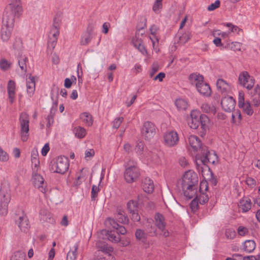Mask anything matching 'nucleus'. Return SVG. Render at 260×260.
<instances>
[{"instance_id": "1", "label": "nucleus", "mask_w": 260, "mask_h": 260, "mask_svg": "<svg viewBox=\"0 0 260 260\" xmlns=\"http://www.w3.org/2000/svg\"><path fill=\"white\" fill-rule=\"evenodd\" d=\"M198 177L196 173L191 170L185 172L182 179L178 182L179 187H181L184 196L191 199L197 193Z\"/></svg>"}, {"instance_id": "2", "label": "nucleus", "mask_w": 260, "mask_h": 260, "mask_svg": "<svg viewBox=\"0 0 260 260\" xmlns=\"http://www.w3.org/2000/svg\"><path fill=\"white\" fill-rule=\"evenodd\" d=\"M11 6L9 7L7 12L4 13L3 15L1 37L4 42H7L9 40L13 29L16 17L13 16V10Z\"/></svg>"}, {"instance_id": "3", "label": "nucleus", "mask_w": 260, "mask_h": 260, "mask_svg": "<svg viewBox=\"0 0 260 260\" xmlns=\"http://www.w3.org/2000/svg\"><path fill=\"white\" fill-rule=\"evenodd\" d=\"M209 121V119L207 115L201 114L197 111H192L190 113V119L188 120V124L192 129H197L199 126H201V128L202 130L201 132V136L203 137L208 127L207 124Z\"/></svg>"}, {"instance_id": "4", "label": "nucleus", "mask_w": 260, "mask_h": 260, "mask_svg": "<svg viewBox=\"0 0 260 260\" xmlns=\"http://www.w3.org/2000/svg\"><path fill=\"white\" fill-rule=\"evenodd\" d=\"M189 79L192 83L196 84V88L201 94L207 96L210 95L211 91L210 86L204 82L202 75L192 73L190 75Z\"/></svg>"}, {"instance_id": "5", "label": "nucleus", "mask_w": 260, "mask_h": 260, "mask_svg": "<svg viewBox=\"0 0 260 260\" xmlns=\"http://www.w3.org/2000/svg\"><path fill=\"white\" fill-rule=\"evenodd\" d=\"M69 167V159L64 156H59L52 166V170L54 173L64 174Z\"/></svg>"}, {"instance_id": "6", "label": "nucleus", "mask_w": 260, "mask_h": 260, "mask_svg": "<svg viewBox=\"0 0 260 260\" xmlns=\"http://www.w3.org/2000/svg\"><path fill=\"white\" fill-rule=\"evenodd\" d=\"M19 122L21 128V137L23 142L27 141L29 132V116L25 112L20 114Z\"/></svg>"}, {"instance_id": "7", "label": "nucleus", "mask_w": 260, "mask_h": 260, "mask_svg": "<svg viewBox=\"0 0 260 260\" xmlns=\"http://www.w3.org/2000/svg\"><path fill=\"white\" fill-rule=\"evenodd\" d=\"M96 247L99 249V251L103 253L99 260H115V258L112 255L111 253L113 251L112 247L108 246L105 243H102L99 240L96 243Z\"/></svg>"}, {"instance_id": "8", "label": "nucleus", "mask_w": 260, "mask_h": 260, "mask_svg": "<svg viewBox=\"0 0 260 260\" xmlns=\"http://www.w3.org/2000/svg\"><path fill=\"white\" fill-rule=\"evenodd\" d=\"M156 133V127L154 124L150 121L145 122L141 128V134L145 140L150 141Z\"/></svg>"}, {"instance_id": "9", "label": "nucleus", "mask_w": 260, "mask_h": 260, "mask_svg": "<svg viewBox=\"0 0 260 260\" xmlns=\"http://www.w3.org/2000/svg\"><path fill=\"white\" fill-rule=\"evenodd\" d=\"M238 82L240 85L248 89H252L254 85V78L247 71H243L240 73Z\"/></svg>"}, {"instance_id": "10", "label": "nucleus", "mask_w": 260, "mask_h": 260, "mask_svg": "<svg viewBox=\"0 0 260 260\" xmlns=\"http://www.w3.org/2000/svg\"><path fill=\"white\" fill-rule=\"evenodd\" d=\"M197 157L198 159H200L204 165H206L208 162L215 164L218 160V157L216 154L214 152H210L207 147H206V150H204L202 153H201V155L200 156L199 154H198Z\"/></svg>"}, {"instance_id": "11", "label": "nucleus", "mask_w": 260, "mask_h": 260, "mask_svg": "<svg viewBox=\"0 0 260 260\" xmlns=\"http://www.w3.org/2000/svg\"><path fill=\"white\" fill-rule=\"evenodd\" d=\"M165 144L169 147H173L177 144L179 137L175 131H169L166 133L164 137Z\"/></svg>"}, {"instance_id": "12", "label": "nucleus", "mask_w": 260, "mask_h": 260, "mask_svg": "<svg viewBox=\"0 0 260 260\" xmlns=\"http://www.w3.org/2000/svg\"><path fill=\"white\" fill-rule=\"evenodd\" d=\"M15 222L20 230L24 233H26L30 227L29 220L27 216L24 214L19 216L17 219L16 218Z\"/></svg>"}, {"instance_id": "13", "label": "nucleus", "mask_w": 260, "mask_h": 260, "mask_svg": "<svg viewBox=\"0 0 260 260\" xmlns=\"http://www.w3.org/2000/svg\"><path fill=\"white\" fill-rule=\"evenodd\" d=\"M189 143L190 146L195 151H199L201 153L204 150H206L207 146L203 145L200 139L196 136H190L188 139Z\"/></svg>"}, {"instance_id": "14", "label": "nucleus", "mask_w": 260, "mask_h": 260, "mask_svg": "<svg viewBox=\"0 0 260 260\" xmlns=\"http://www.w3.org/2000/svg\"><path fill=\"white\" fill-rule=\"evenodd\" d=\"M221 105L223 110L227 112H231L235 107L236 101L232 96H225L222 98Z\"/></svg>"}, {"instance_id": "15", "label": "nucleus", "mask_w": 260, "mask_h": 260, "mask_svg": "<svg viewBox=\"0 0 260 260\" xmlns=\"http://www.w3.org/2000/svg\"><path fill=\"white\" fill-rule=\"evenodd\" d=\"M11 3L6 7L4 13L7 12L8 8L11 6L13 8V16L16 17H19L22 13V9L20 5V0H11Z\"/></svg>"}, {"instance_id": "16", "label": "nucleus", "mask_w": 260, "mask_h": 260, "mask_svg": "<svg viewBox=\"0 0 260 260\" xmlns=\"http://www.w3.org/2000/svg\"><path fill=\"white\" fill-rule=\"evenodd\" d=\"M99 237L100 239L103 240L108 239L114 242H118L120 240L119 237L115 235L112 231H109L106 230L101 231L99 235Z\"/></svg>"}, {"instance_id": "17", "label": "nucleus", "mask_w": 260, "mask_h": 260, "mask_svg": "<svg viewBox=\"0 0 260 260\" xmlns=\"http://www.w3.org/2000/svg\"><path fill=\"white\" fill-rule=\"evenodd\" d=\"M142 195L138 196V201H134L131 200V204H133V207L135 208L133 210H131V219H132L134 221H139L140 220V216L138 213V206L139 205V203L141 202Z\"/></svg>"}, {"instance_id": "18", "label": "nucleus", "mask_w": 260, "mask_h": 260, "mask_svg": "<svg viewBox=\"0 0 260 260\" xmlns=\"http://www.w3.org/2000/svg\"><path fill=\"white\" fill-rule=\"evenodd\" d=\"M33 182L35 187H37L42 193L46 192V186L44 183V179L41 175L35 174L33 176Z\"/></svg>"}, {"instance_id": "19", "label": "nucleus", "mask_w": 260, "mask_h": 260, "mask_svg": "<svg viewBox=\"0 0 260 260\" xmlns=\"http://www.w3.org/2000/svg\"><path fill=\"white\" fill-rule=\"evenodd\" d=\"M132 44L134 47L144 56L147 55V50L143 43L142 39L139 36L136 35L135 38L133 39Z\"/></svg>"}, {"instance_id": "20", "label": "nucleus", "mask_w": 260, "mask_h": 260, "mask_svg": "<svg viewBox=\"0 0 260 260\" xmlns=\"http://www.w3.org/2000/svg\"><path fill=\"white\" fill-rule=\"evenodd\" d=\"M8 99L11 104H12L15 99L16 83L14 80H10L7 85Z\"/></svg>"}, {"instance_id": "21", "label": "nucleus", "mask_w": 260, "mask_h": 260, "mask_svg": "<svg viewBox=\"0 0 260 260\" xmlns=\"http://www.w3.org/2000/svg\"><path fill=\"white\" fill-rule=\"evenodd\" d=\"M11 200L10 189L8 185H2L0 188V202H10Z\"/></svg>"}, {"instance_id": "22", "label": "nucleus", "mask_w": 260, "mask_h": 260, "mask_svg": "<svg viewBox=\"0 0 260 260\" xmlns=\"http://www.w3.org/2000/svg\"><path fill=\"white\" fill-rule=\"evenodd\" d=\"M108 221L118 234L124 235L126 233V230L124 226L119 225L115 219L109 218Z\"/></svg>"}, {"instance_id": "23", "label": "nucleus", "mask_w": 260, "mask_h": 260, "mask_svg": "<svg viewBox=\"0 0 260 260\" xmlns=\"http://www.w3.org/2000/svg\"><path fill=\"white\" fill-rule=\"evenodd\" d=\"M142 187L143 190L147 193H151L154 190V184L152 180L146 177L142 181Z\"/></svg>"}, {"instance_id": "24", "label": "nucleus", "mask_w": 260, "mask_h": 260, "mask_svg": "<svg viewBox=\"0 0 260 260\" xmlns=\"http://www.w3.org/2000/svg\"><path fill=\"white\" fill-rule=\"evenodd\" d=\"M147 19L145 16H140L138 18V22L137 26V30L136 35H142L144 33V28L146 27Z\"/></svg>"}, {"instance_id": "25", "label": "nucleus", "mask_w": 260, "mask_h": 260, "mask_svg": "<svg viewBox=\"0 0 260 260\" xmlns=\"http://www.w3.org/2000/svg\"><path fill=\"white\" fill-rule=\"evenodd\" d=\"M27 93L29 97H31L35 90V78L29 75L26 80Z\"/></svg>"}, {"instance_id": "26", "label": "nucleus", "mask_w": 260, "mask_h": 260, "mask_svg": "<svg viewBox=\"0 0 260 260\" xmlns=\"http://www.w3.org/2000/svg\"><path fill=\"white\" fill-rule=\"evenodd\" d=\"M216 86L219 91L222 93H226L230 89V85L222 79L217 80Z\"/></svg>"}, {"instance_id": "27", "label": "nucleus", "mask_w": 260, "mask_h": 260, "mask_svg": "<svg viewBox=\"0 0 260 260\" xmlns=\"http://www.w3.org/2000/svg\"><path fill=\"white\" fill-rule=\"evenodd\" d=\"M61 20L59 16H56L53 19L52 27L50 30V34H54V35L59 34V29Z\"/></svg>"}, {"instance_id": "28", "label": "nucleus", "mask_w": 260, "mask_h": 260, "mask_svg": "<svg viewBox=\"0 0 260 260\" xmlns=\"http://www.w3.org/2000/svg\"><path fill=\"white\" fill-rule=\"evenodd\" d=\"M155 224L161 231H164L166 228V222L164 216L160 213H157L155 215Z\"/></svg>"}, {"instance_id": "29", "label": "nucleus", "mask_w": 260, "mask_h": 260, "mask_svg": "<svg viewBox=\"0 0 260 260\" xmlns=\"http://www.w3.org/2000/svg\"><path fill=\"white\" fill-rule=\"evenodd\" d=\"M256 244L253 240H246L242 244V249L246 253L252 252L255 248Z\"/></svg>"}, {"instance_id": "30", "label": "nucleus", "mask_w": 260, "mask_h": 260, "mask_svg": "<svg viewBox=\"0 0 260 260\" xmlns=\"http://www.w3.org/2000/svg\"><path fill=\"white\" fill-rule=\"evenodd\" d=\"M80 118L86 126H90L92 125L93 120L90 113L83 112L80 114Z\"/></svg>"}, {"instance_id": "31", "label": "nucleus", "mask_w": 260, "mask_h": 260, "mask_svg": "<svg viewBox=\"0 0 260 260\" xmlns=\"http://www.w3.org/2000/svg\"><path fill=\"white\" fill-rule=\"evenodd\" d=\"M239 209L242 212H248L251 208V202L250 199H242L240 200Z\"/></svg>"}, {"instance_id": "32", "label": "nucleus", "mask_w": 260, "mask_h": 260, "mask_svg": "<svg viewBox=\"0 0 260 260\" xmlns=\"http://www.w3.org/2000/svg\"><path fill=\"white\" fill-rule=\"evenodd\" d=\"M238 107L242 110L245 114L248 116H251L253 114V110L248 101L244 102L242 106L239 105Z\"/></svg>"}, {"instance_id": "33", "label": "nucleus", "mask_w": 260, "mask_h": 260, "mask_svg": "<svg viewBox=\"0 0 260 260\" xmlns=\"http://www.w3.org/2000/svg\"><path fill=\"white\" fill-rule=\"evenodd\" d=\"M162 1L163 0L154 1L152 5V10L155 14L158 15L161 12L163 8Z\"/></svg>"}, {"instance_id": "34", "label": "nucleus", "mask_w": 260, "mask_h": 260, "mask_svg": "<svg viewBox=\"0 0 260 260\" xmlns=\"http://www.w3.org/2000/svg\"><path fill=\"white\" fill-rule=\"evenodd\" d=\"M78 248V245L75 244L67 253V260H75L77 256V250Z\"/></svg>"}, {"instance_id": "35", "label": "nucleus", "mask_w": 260, "mask_h": 260, "mask_svg": "<svg viewBox=\"0 0 260 260\" xmlns=\"http://www.w3.org/2000/svg\"><path fill=\"white\" fill-rule=\"evenodd\" d=\"M175 105L179 110H185L188 107L187 101L182 99L176 100Z\"/></svg>"}, {"instance_id": "36", "label": "nucleus", "mask_w": 260, "mask_h": 260, "mask_svg": "<svg viewBox=\"0 0 260 260\" xmlns=\"http://www.w3.org/2000/svg\"><path fill=\"white\" fill-rule=\"evenodd\" d=\"M92 35L88 33L84 32L81 37L80 44L81 45L86 46L91 41Z\"/></svg>"}, {"instance_id": "37", "label": "nucleus", "mask_w": 260, "mask_h": 260, "mask_svg": "<svg viewBox=\"0 0 260 260\" xmlns=\"http://www.w3.org/2000/svg\"><path fill=\"white\" fill-rule=\"evenodd\" d=\"M52 36H49L48 38V47L51 48L52 49H53L57 43V38L59 35H54V34H50Z\"/></svg>"}, {"instance_id": "38", "label": "nucleus", "mask_w": 260, "mask_h": 260, "mask_svg": "<svg viewBox=\"0 0 260 260\" xmlns=\"http://www.w3.org/2000/svg\"><path fill=\"white\" fill-rule=\"evenodd\" d=\"M202 111L205 113H211L214 115L216 113V108L214 106H210L208 104H203L201 106Z\"/></svg>"}, {"instance_id": "39", "label": "nucleus", "mask_w": 260, "mask_h": 260, "mask_svg": "<svg viewBox=\"0 0 260 260\" xmlns=\"http://www.w3.org/2000/svg\"><path fill=\"white\" fill-rule=\"evenodd\" d=\"M74 132L75 136L79 139L84 138L86 135V130L84 128L78 126L74 128Z\"/></svg>"}, {"instance_id": "40", "label": "nucleus", "mask_w": 260, "mask_h": 260, "mask_svg": "<svg viewBox=\"0 0 260 260\" xmlns=\"http://www.w3.org/2000/svg\"><path fill=\"white\" fill-rule=\"evenodd\" d=\"M191 37V32L189 31H186L181 36L179 37L178 43L181 44H184L188 41Z\"/></svg>"}, {"instance_id": "41", "label": "nucleus", "mask_w": 260, "mask_h": 260, "mask_svg": "<svg viewBox=\"0 0 260 260\" xmlns=\"http://www.w3.org/2000/svg\"><path fill=\"white\" fill-rule=\"evenodd\" d=\"M25 254L22 251L18 250L14 253L11 260H25Z\"/></svg>"}, {"instance_id": "42", "label": "nucleus", "mask_w": 260, "mask_h": 260, "mask_svg": "<svg viewBox=\"0 0 260 260\" xmlns=\"http://www.w3.org/2000/svg\"><path fill=\"white\" fill-rule=\"evenodd\" d=\"M27 58L25 56H21L18 58V64L22 71L26 72V62L27 61Z\"/></svg>"}, {"instance_id": "43", "label": "nucleus", "mask_w": 260, "mask_h": 260, "mask_svg": "<svg viewBox=\"0 0 260 260\" xmlns=\"http://www.w3.org/2000/svg\"><path fill=\"white\" fill-rule=\"evenodd\" d=\"M9 202H0V215L5 216L8 213V206Z\"/></svg>"}, {"instance_id": "44", "label": "nucleus", "mask_w": 260, "mask_h": 260, "mask_svg": "<svg viewBox=\"0 0 260 260\" xmlns=\"http://www.w3.org/2000/svg\"><path fill=\"white\" fill-rule=\"evenodd\" d=\"M140 174V170L137 167L131 166V182L135 181Z\"/></svg>"}, {"instance_id": "45", "label": "nucleus", "mask_w": 260, "mask_h": 260, "mask_svg": "<svg viewBox=\"0 0 260 260\" xmlns=\"http://www.w3.org/2000/svg\"><path fill=\"white\" fill-rule=\"evenodd\" d=\"M125 171L124 172V178L127 183L130 182V166L128 162L124 164Z\"/></svg>"}, {"instance_id": "46", "label": "nucleus", "mask_w": 260, "mask_h": 260, "mask_svg": "<svg viewBox=\"0 0 260 260\" xmlns=\"http://www.w3.org/2000/svg\"><path fill=\"white\" fill-rule=\"evenodd\" d=\"M196 198H197L198 201H199V202L200 204L204 205L205 203H206L208 200V196L207 194L204 193H200V196L199 197L196 196Z\"/></svg>"}, {"instance_id": "47", "label": "nucleus", "mask_w": 260, "mask_h": 260, "mask_svg": "<svg viewBox=\"0 0 260 260\" xmlns=\"http://www.w3.org/2000/svg\"><path fill=\"white\" fill-rule=\"evenodd\" d=\"M100 190L99 186L95 185H92L91 192V199L92 201H95L96 200Z\"/></svg>"}, {"instance_id": "48", "label": "nucleus", "mask_w": 260, "mask_h": 260, "mask_svg": "<svg viewBox=\"0 0 260 260\" xmlns=\"http://www.w3.org/2000/svg\"><path fill=\"white\" fill-rule=\"evenodd\" d=\"M199 201H198L197 198H195L191 202L190 204V208L192 212H194L198 210L199 207Z\"/></svg>"}, {"instance_id": "49", "label": "nucleus", "mask_w": 260, "mask_h": 260, "mask_svg": "<svg viewBox=\"0 0 260 260\" xmlns=\"http://www.w3.org/2000/svg\"><path fill=\"white\" fill-rule=\"evenodd\" d=\"M9 159V155L0 146V161H7Z\"/></svg>"}, {"instance_id": "50", "label": "nucleus", "mask_w": 260, "mask_h": 260, "mask_svg": "<svg viewBox=\"0 0 260 260\" xmlns=\"http://www.w3.org/2000/svg\"><path fill=\"white\" fill-rule=\"evenodd\" d=\"M11 66V63L9 62L6 59H2L0 61V67L3 70H8Z\"/></svg>"}, {"instance_id": "51", "label": "nucleus", "mask_w": 260, "mask_h": 260, "mask_svg": "<svg viewBox=\"0 0 260 260\" xmlns=\"http://www.w3.org/2000/svg\"><path fill=\"white\" fill-rule=\"evenodd\" d=\"M13 48L15 50H20L22 48V42L21 39L17 38L15 39L13 44Z\"/></svg>"}, {"instance_id": "52", "label": "nucleus", "mask_w": 260, "mask_h": 260, "mask_svg": "<svg viewBox=\"0 0 260 260\" xmlns=\"http://www.w3.org/2000/svg\"><path fill=\"white\" fill-rule=\"evenodd\" d=\"M123 119V117H118V118H115L112 122L113 128H115V129H117L119 127Z\"/></svg>"}, {"instance_id": "53", "label": "nucleus", "mask_w": 260, "mask_h": 260, "mask_svg": "<svg viewBox=\"0 0 260 260\" xmlns=\"http://www.w3.org/2000/svg\"><path fill=\"white\" fill-rule=\"evenodd\" d=\"M225 25L228 27L232 26V32H236L237 34H239L240 31H242V29L240 28L238 26L233 25L231 23H227Z\"/></svg>"}, {"instance_id": "54", "label": "nucleus", "mask_w": 260, "mask_h": 260, "mask_svg": "<svg viewBox=\"0 0 260 260\" xmlns=\"http://www.w3.org/2000/svg\"><path fill=\"white\" fill-rule=\"evenodd\" d=\"M116 218L117 221L121 223H125L128 222L127 217L125 215V214H122L120 215L117 214Z\"/></svg>"}, {"instance_id": "55", "label": "nucleus", "mask_w": 260, "mask_h": 260, "mask_svg": "<svg viewBox=\"0 0 260 260\" xmlns=\"http://www.w3.org/2000/svg\"><path fill=\"white\" fill-rule=\"evenodd\" d=\"M220 4V1L219 0H216L214 3L211 4L208 7L207 10L209 11H213L219 7Z\"/></svg>"}, {"instance_id": "56", "label": "nucleus", "mask_w": 260, "mask_h": 260, "mask_svg": "<svg viewBox=\"0 0 260 260\" xmlns=\"http://www.w3.org/2000/svg\"><path fill=\"white\" fill-rule=\"evenodd\" d=\"M236 232L233 229H228L225 232V236L228 239H234L236 236Z\"/></svg>"}, {"instance_id": "57", "label": "nucleus", "mask_w": 260, "mask_h": 260, "mask_svg": "<svg viewBox=\"0 0 260 260\" xmlns=\"http://www.w3.org/2000/svg\"><path fill=\"white\" fill-rule=\"evenodd\" d=\"M144 149V144L142 142L138 143L135 147V150L138 154H141Z\"/></svg>"}, {"instance_id": "58", "label": "nucleus", "mask_w": 260, "mask_h": 260, "mask_svg": "<svg viewBox=\"0 0 260 260\" xmlns=\"http://www.w3.org/2000/svg\"><path fill=\"white\" fill-rule=\"evenodd\" d=\"M248 233V229L244 226H240L238 229V233L240 236H244Z\"/></svg>"}, {"instance_id": "59", "label": "nucleus", "mask_w": 260, "mask_h": 260, "mask_svg": "<svg viewBox=\"0 0 260 260\" xmlns=\"http://www.w3.org/2000/svg\"><path fill=\"white\" fill-rule=\"evenodd\" d=\"M244 102H245L244 100V93L242 91H239L238 95V106H242Z\"/></svg>"}, {"instance_id": "60", "label": "nucleus", "mask_w": 260, "mask_h": 260, "mask_svg": "<svg viewBox=\"0 0 260 260\" xmlns=\"http://www.w3.org/2000/svg\"><path fill=\"white\" fill-rule=\"evenodd\" d=\"M31 162L34 164V167L37 168L39 164V160L38 158L37 155L36 154H31Z\"/></svg>"}, {"instance_id": "61", "label": "nucleus", "mask_w": 260, "mask_h": 260, "mask_svg": "<svg viewBox=\"0 0 260 260\" xmlns=\"http://www.w3.org/2000/svg\"><path fill=\"white\" fill-rule=\"evenodd\" d=\"M94 28V24L92 23H89L87 27L86 30L85 32L90 35H93V31Z\"/></svg>"}, {"instance_id": "62", "label": "nucleus", "mask_w": 260, "mask_h": 260, "mask_svg": "<svg viewBox=\"0 0 260 260\" xmlns=\"http://www.w3.org/2000/svg\"><path fill=\"white\" fill-rule=\"evenodd\" d=\"M135 235L137 239L141 240L144 237L145 233L141 230H137L136 232Z\"/></svg>"}, {"instance_id": "63", "label": "nucleus", "mask_w": 260, "mask_h": 260, "mask_svg": "<svg viewBox=\"0 0 260 260\" xmlns=\"http://www.w3.org/2000/svg\"><path fill=\"white\" fill-rule=\"evenodd\" d=\"M50 150L49 144L46 143L42 149L41 153L43 156H46Z\"/></svg>"}, {"instance_id": "64", "label": "nucleus", "mask_w": 260, "mask_h": 260, "mask_svg": "<svg viewBox=\"0 0 260 260\" xmlns=\"http://www.w3.org/2000/svg\"><path fill=\"white\" fill-rule=\"evenodd\" d=\"M236 117H238L239 120H241L242 118L241 112L239 110H236L233 112L232 118L234 119Z\"/></svg>"}]
</instances>
